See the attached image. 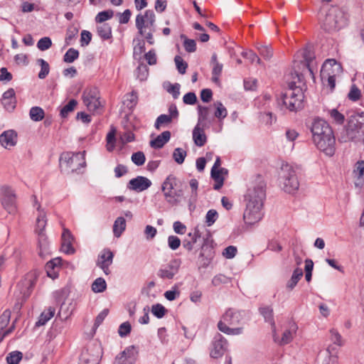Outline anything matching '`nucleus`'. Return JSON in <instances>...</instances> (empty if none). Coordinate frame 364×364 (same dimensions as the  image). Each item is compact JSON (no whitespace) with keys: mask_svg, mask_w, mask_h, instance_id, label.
Returning <instances> with one entry per match:
<instances>
[{"mask_svg":"<svg viewBox=\"0 0 364 364\" xmlns=\"http://www.w3.org/2000/svg\"><path fill=\"white\" fill-rule=\"evenodd\" d=\"M267 183L259 174L252 178L244 196L245 209L243 219L246 224L254 225L262 218V208L266 198Z\"/></svg>","mask_w":364,"mask_h":364,"instance_id":"obj_1","label":"nucleus"},{"mask_svg":"<svg viewBox=\"0 0 364 364\" xmlns=\"http://www.w3.org/2000/svg\"><path fill=\"white\" fill-rule=\"evenodd\" d=\"M304 61L294 62V71L291 73L290 78L287 80L289 89L300 87H302L303 91L306 88L304 73L308 71L312 76L314 75V72L310 65L312 59L309 52H304Z\"/></svg>","mask_w":364,"mask_h":364,"instance_id":"obj_2","label":"nucleus"},{"mask_svg":"<svg viewBox=\"0 0 364 364\" xmlns=\"http://www.w3.org/2000/svg\"><path fill=\"white\" fill-rule=\"evenodd\" d=\"M37 278L38 274L36 271L30 272L17 284L16 290L14 292L16 299V303L14 306L15 309H20L22 303L29 297L36 284Z\"/></svg>","mask_w":364,"mask_h":364,"instance_id":"obj_3","label":"nucleus"},{"mask_svg":"<svg viewBox=\"0 0 364 364\" xmlns=\"http://www.w3.org/2000/svg\"><path fill=\"white\" fill-rule=\"evenodd\" d=\"M33 198L34 205H37L36 209L38 212L36 218V232L38 235V254L41 257H43L45 255L48 254V242L44 232L45 228L47 225L46 214L44 209L41 208V205L38 203L36 196H33Z\"/></svg>","mask_w":364,"mask_h":364,"instance_id":"obj_4","label":"nucleus"},{"mask_svg":"<svg viewBox=\"0 0 364 364\" xmlns=\"http://www.w3.org/2000/svg\"><path fill=\"white\" fill-rule=\"evenodd\" d=\"M242 319L241 312L229 309L223 315L222 319L218 323V329L228 335H240L242 333V327L232 328L237 325Z\"/></svg>","mask_w":364,"mask_h":364,"instance_id":"obj_5","label":"nucleus"},{"mask_svg":"<svg viewBox=\"0 0 364 364\" xmlns=\"http://www.w3.org/2000/svg\"><path fill=\"white\" fill-rule=\"evenodd\" d=\"M304 99L302 87H298L294 89H289L282 94L281 99L277 100V105L280 106L282 103L289 111H297L303 108Z\"/></svg>","mask_w":364,"mask_h":364,"instance_id":"obj_6","label":"nucleus"},{"mask_svg":"<svg viewBox=\"0 0 364 364\" xmlns=\"http://www.w3.org/2000/svg\"><path fill=\"white\" fill-rule=\"evenodd\" d=\"M85 151L78 153L65 152L60 157V166L62 171L73 173L77 171L86 165L85 159Z\"/></svg>","mask_w":364,"mask_h":364,"instance_id":"obj_7","label":"nucleus"},{"mask_svg":"<svg viewBox=\"0 0 364 364\" xmlns=\"http://www.w3.org/2000/svg\"><path fill=\"white\" fill-rule=\"evenodd\" d=\"M343 68L341 65L334 59H327L322 65L321 70V77L325 84L331 90H333L336 86V76L342 73Z\"/></svg>","mask_w":364,"mask_h":364,"instance_id":"obj_8","label":"nucleus"},{"mask_svg":"<svg viewBox=\"0 0 364 364\" xmlns=\"http://www.w3.org/2000/svg\"><path fill=\"white\" fill-rule=\"evenodd\" d=\"M280 178L285 192L292 193L297 191L299 182L295 169L289 164H283L281 168Z\"/></svg>","mask_w":364,"mask_h":364,"instance_id":"obj_9","label":"nucleus"},{"mask_svg":"<svg viewBox=\"0 0 364 364\" xmlns=\"http://www.w3.org/2000/svg\"><path fill=\"white\" fill-rule=\"evenodd\" d=\"M312 133V139L314 143L321 144V137H326L327 141L331 139V134H333L331 127L324 120L316 119L312 122L311 127ZM331 141H330L331 142Z\"/></svg>","mask_w":364,"mask_h":364,"instance_id":"obj_10","label":"nucleus"},{"mask_svg":"<svg viewBox=\"0 0 364 364\" xmlns=\"http://www.w3.org/2000/svg\"><path fill=\"white\" fill-rule=\"evenodd\" d=\"M1 200L4 209L9 214H14L16 212V196L14 190L7 186L1 188Z\"/></svg>","mask_w":364,"mask_h":364,"instance_id":"obj_11","label":"nucleus"},{"mask_svg":"<svg viewBox=\"0 0 364 364\" xmlns=\"http://www.w3.org/2000/svg\"><path fill=\"white\" fill-rule=\"evenodd\" d=\"M180 183L177 178L173 175H169L166 177L161 185V191L164 193L166 201L171 205H176L177 201L172 196L173 189L178 186Z\"/></svg>","mask_w":364,"mask_h":364,"instance_id":"obj_12","label":"nucleus"},{"mask_svg":"<svg viewBox=\"0 0 364 364\" xmlns=\"http://www.w3.org/2000/svg\"><path fill=\"white\" fill-rule=\"evenodd\" d=\"M98 90L95 87L87 88L82 94V100L87 109L96 112L101 106Z\"/></svg>","mask_w":364,"mask_h":364,"instance_id":"obj_13","label":"nucleus"},{"mask_svg":"<svg viewBox=\"0 0 364 364\" xmlns=\"http://www.w3.org/2000/svg\"><path fill=\"white\" fill-rule=\"evenodd\" d=\"M181 261L178 259H171L167 264L162 265L157 272V276L161 279H173L178 274Z\"/></svg>","mask_w":364,"mask_h":364,"instance_id":"obj_14","label":"nucleus"},{"mask_svg":"<svg viewBox=\"0 0 364 364\" xmlns=\"http://www.w3.org/2000/svg\"><path fill=\"white\" fill-rule=\"evenodd\" d=\"M347 134L352 141H364V122L360 119H351L347 129Z\"/></svg>","mask_w":364,"mask_h":364,"instance_id":"obj_15","label":"nucleus"},{"mask_svg":"<svg viewBox=\"0 0 364 364\" xmlns=\"http://www.w3.org/2000/svg\"><path fill=\"white\" fill-rule=\"evenodd\" d=\"M155 14L152 10H146L144 15L139 14L136 18V27L140 35H144V29L154 28Z\"/></svg>","mask_w":364,"mask_h":364,"instance_id":"obj_16","label":"nucleus"},{"mask_svg":"<svg viewBox=\"0 0 364 364\" xmlns=\"http://www.w3.org/2000/svg\"><path fill=\"white\" fill-rule=\"evenodd\" d=\"M151 184V181L148 178L139 176L131 179L127 187L131 191L139 193L148 189Z\"/></svg>","mask_w":364,"mask_h":364,"instance_id":"obj_17","label":"nucleus"},{"mask_svg":"<svg viewBox=\"0 0 364 364\" xmlns=\"http://www.w3.org/2000/svg\"><path fill=\"white\" fill-rule=\"evenodd\" d=\"M228 347L227 341L220 333L215 336L213 341V348L210 350V355L213 358H217L222 356Z\"/></svg>","mask_w":364,"mask_h":364,"instance_id":"obj_18","label":"nucleus"},{"mask_svg":"<svg viewBox=\"0 0 364 364\" xmlns=\"http://www.w3.org/2000/svg\"><path fill=\"white\" fill-rule=\"evenodd\" d=\"M136 360L134 346H129L115 358L114 364H133Z\"/></svg>","mask_w":364,"mask_h":364,"instance_id":"obj_19","label":"nucleus"},{"mask_svg":"<svg viewBox=\"0 0 364 364\" xmlns=\"http://www.w3.org/2000/svg\"><path fill=\"white\" fill-rule=\"evenodd\" d=\"M113 257L114 255L109 250H105L98 257L97 265L100 267L107 275L110 273L109 267L112 263Z\"/></svg>","mask_w":364,"mask_h":364,"instance_id":"obj_20","label":"nucleus"},{"mask_svg":"<svg viewBox=\"0 0 364 364\" xmlns=\"http://www.w3.org/2000/svg\"><path fill=\"white\" fill-rule=\"evenodd\" d=\"M331 142L330 140L327 141L326 137H321V144L314 143L316 146L321 151H323L327 156H331L334 154L336 151V139L333 134H331Z\"/></svg>","mask_w":364,"mask_h":364,"instance_id":"obj_21","label":"nucleus"},{"mask_svg":"<svg viewBox=\"0 0 364 364\" xmlns=\"http://www.w3.org/2000/svg\"><path fill=\"white\" fill-rule=\"evenodd\" d=\"M198 123L202 127H206L207 122L211 123L213 117L211 115V106L206 107L202 105H198Z\"/></svg>","mask_w":364,"mask_h":364,"instance_id":"obj_22","label":"nucleus"},{"mask_svg":"<svg viewBox=\"0 0 364 364\" xmlns=\"http://www.w3.org/2000/svg\"><path fill=\"white\" fill-rule=\"evenodd\" d=\"M336 18L337 15L336 14L333 12L328 13L322 23V28L328 32L340 28L341 26Z\"/></svg>","mask_w":364,"mask_h":364,"instance_id":"obj_23","label":"nucleus"},{"mask_svg":"<svg viewBox=\"0 0 364 364\" xmlns=\"http://www.w3.org/2000/svg\"><path fill=\"white\" fill-rule=\"evenodd\" d=\"M17 142V134L14 130H7L0 135V144L6 149H9L16 145Z\"/></svg>","mask_w":364,"mask_h":364,"instance_id":"obj_24","label":"nucleus"},{"mask_svg":"<svg viewBox=\"0 0 364 364\" xmlns=\"http://www.w3.org/2000/svg\"><path fill=\"white\" fill-rule=\"evenodd\" d=\"M210 65H212V81L216 84L220 83V76L222 73L223 65L218 61L216 53H213L210 59Z\"/></svg>","mask_w":364,"mask_h":364,"instance_id":"obj_25","label":"nucleus"},{"mask_svg":"<svg viewBox=\"0 0 364 364\" xmlns=\"http://www.w3.org/2000/svg\"><path fill=\"white\" fill-rule=\"evenodd\" d=\"M214 257V250L211 246H208L206 244V242L203 243L201 247V252L199 255V259H201L200 261V264L203 267H207L213 257Z\"/></svg>","mask_w":364,"mask_h":364,"instance_id":"obj_26","label":"nucleus"},{"mask_svg":"<svg viewBox=\"0 0 364 364\" xmlns=\"http://www.w3.org/2000/svg\"><path fill=\"white\" fill-rule=\"evenodd\" d=\"M337 351L336 348L331 345H329L326 351L321 355L323 357L322 364H338V358L337 356Z\"/></svg>","mask_w":364,"mask_h":364,"instance_id":"obj_27","label":"nucleus"},{"mask_svg":"<svg viewBox=\"0 0 364 364\" xmlns=\"http://www.w3.org/2000/svg\"><path fill=\"white\" fill-rule=\"evenodd\" d=\"M204 127L197 124L193 130V139L198 146H203L206 143L207 137L204 132Z\"/></svg>","mask_w":364,"mask_h":364,"instance_id":"obj_28","label":"nucleus"},{"mask_svg":"<svg viewBox=\"0 0 364 364\" xmlns=\"http://www.w3.org/2000/svg\"><path fill=\"white\" fill-rule=\"evenodd\" d=\"M171 138V132L169 131H164L159 134L155 139L150 141L151 147L155 149L162 148L166 143H167Z\"/></svg>","mask_w":364,"mask_h":364,"instance_id":"obj_29","label":"nucleus"},{"mask_svg":"<svg viewBox=\"0 0 364 364\" xmlns=\"http://www.w3.org/2000/svg\"><path fill=\"white\" fill-rule=\"evenodd\" d=\"M296 325L294 323H291L289 329L286 330L283 333L282 338L278 341L279 344L284 346L289 343L292 341L294 334L296 333Z\"/></svg>","mask_w":364,"mask_h":364,"instance_id":"obj_30","label":"nucleus"},{"mask_svg":"<svg viewBox=\"0 0 364 364\" xmlns=\"http://www.w3.org/2000/svg\"><path fill=\"white\" fill-rule=\"evenodd\" d=\"M60 260L59 258H55L50 261H48L46 264V270L47 272V275L52 278L55 279L58 277V274L55 270V268H58L60 265Z\"/></svg>","mask_w":364,"mask_h":364,"instance_id":"obj_31","label":"nucleus"},{"mask_svg":"<svg viewBox=\"0 0 364 364\" xmlns=\"http://www.w3.org/2000/svg\"><path fill=\"white\" fill-rule=\"evenodd\" d=\"M259 312L263 316L265 321L269 322L275 333V322L273 317V309L270 306H262L259 308Z\"/></svg>","mask_w":364,"mask_h":364,"instance_id":"obj_32","label":"nucleus"},{"mask_svg":"<svg viewBox=\"0 0 364 364\" xmlns=\"http://www.w3.org/2000/svg\"><path fill=\"white\" fill-rule=\"evenodd\" d=\"M55 314V309L54 307H48L46 310L41 313L38 321L36 322V326H41L45 325Z\"/></svg>","mask_w":364,"mask_h":364,"instance_id":"obj_33","label":"nucleus"},{"mask_svg":"<svg viewBox=\"0 0 364 364\" xmlns=\"http://www.w3.org/2000/svg\"><path fill=\"white\" fill-rule=\"evenodd\" d=\"M126 229V220L123 217H118L113 225V233L116 237H119Z\"/></svg>","mask_w":364,"mask_h":364,"instance_id":"obj_34","label":"nucleus"},{"mask_svg":"<svg viewBox=\"0 0 364 364\" xmlns=\"http://www.w3.org/2000/svg\"><path fill=\"white\" fill-rule=\"evenodd\" d=\"M303 276V270L301 268H296L293 274L291 277V279L288 281L287 284V288L289 290H292L296 285L297 284L298 282L300 280V279Z\"/></svg>","mask_w":364,"mask_h":364,"instance_id":"obj_35","label":"nucleus"},{"mask_svg":"<svg viewBox=\"0 0 364 364\" xmlns=\"http://www.w3.org/2000/svg\"><path fill=\"white\" fill-rule=\"evenodd\" d=\"M137 100V93L135 91H132L131 93H128L124 96L123 103L131 110L136 105Z\"/></svg>","mask_w":364,"mask_h":364,"instance_id":"obj_36","label":"nucleus"},{"mask_svg":"<svg viewBox=\"0 0 364 364\" xmlns=\"http://www.w3.org/2000/svg\"><path fill=\"white\" fill-rule=\"evenodd\" d=\"M213 107L215 108L214 116L218 119L221 120L225 119L228 115V111L223 103L217 101L213 103Z\"/></svg>","mask_w":364,"mask_h":364,"instance_id":"obj_37","label":"nucleus"},{"mask_svg":"<svg viewBox=\"0 0 364 364\" xmlns=\"http://www.w3.org/2000/svg\"><path fill=\"white\" fill-rule=\"evenodd\" d=\"M257 48L259 54L266 60H269L273 55V49L270 45L257 43Z\"/></svg>","mask_w":364,"mask_h":364,"instance_id":"obj_38","label":"nucleus"},{"mask_svg":"<svg viewBox=\"0 0 364 364\" xmlns=\"http://www.w3.org/2000/svg\"><path fill=\"white\" fill-rule=\"evenodd\" d=\"M29 116L33 121L39 122L44 118L45 112L40 107H33L30 109Z\"/></svg>","mask_w":364,"mask_h":364,"instance_id":"obj_39","label":"nucleus"},{"mask_svg":"<svg viewBox=\"0 0 364 364\" xmlns=\"http://www.w3.org/2000/svg\"><path fill=\"white\" fill-rule=\"evenodd\" d=\"M211 178L214 180L215 184L213 188L215 190H219L223 186L224 177L221 173H219L218 170H211L210 172Z\"/></svg>","mask_w":364,"mask_h":364,"instance_id":"obj_40","label":"nucleus"},{"mask_svg":"<svg viewBox=\"0 0 364 364\" xmlns=\"http://www.w3.org/2000/svg\"><path fill=\"white\" fill-rule=\"evenodd\" d=\"M106 289L107 283L105 280L102 277L96 279L92 284V290L95 293H102L105 291Z\"/></svg>","mask_w":364,"mask_h":364,"instance_id":"obj_41","label":"nucleus"},{"mask_svg":"<svg viewBox=\"0 0 364 364\" xmlns=\"http://www.w3.org/2000/svg\"><path fill=\"white\" fill-rule=\"evenodd\" d=\"M180 37L183 40V47L186 52L193 53L196 50V43L195 40L188 38L184 34H181Z\"/></svg>","mask_w":364,"mask_h":364,"instance_id":"obj_42","label":"nucleus"},{"mask_svg":"<svg viewBox=\"0 0 364 364\" xmlns=\"http://www.w3.org/2000/svg\"><path fill=\"white\" fill-rule=\"evenodd\" d=\"M98 35L104 40H107L112 36L111 27L107 23H104L97 27Z\"/></svg>","mask_w":364,"mask_h":364,"instance_id":"obj_43","label":"nucleus"},{"mask_svg":"<svg viewBox=\"0 0 364 364\" xmlns=\"http://www.w3.org/2000/svg\"><path fill=\"white\" fill-rule=\"evenodd\" d=\"M151 311L157 318H161L166 314L168 310L162 304H156L152 305Z\"/></svg>","mask_w":364,"mask_h":364,"instance_id":"obj_44","label":"nucleus"},{"mask_svg":"<svg viewBox=\"0 0 364 364\" xmlns=\"http://www.w3.org/2000/svg\"><path fill=\"white\" fill-rule=\"evenodd\" d=\"M37 63L41 66V71L38 76L40 79H45L50 71L49 64L42 58L38 59Z\"/></svg>","mask_w":364,"mask_h":364,"instance_id":"obj_45","label":"nucleus"},{"mask_svg":"<svg viewBox=\"0 0 364 364\" xmlns=\"http://www.w3.org/2000/svg\"><path fill=\"white\" fill-rule=\"evenodd\" d=\"M136 77L141 81L146 80L149 75V68L147 65L144 63L139 64L136 70Z\"/></svg>","mask_w":364,"mask_h":364,"instance_id":"obj_46","label":"nucleus"},{"mask_svg":"<svg viewBox=\"0 0 364 364\" xmlns=\"http://www.w3.org/2000/svg\"><path fill=\"white\" fill-rule=\"evenodd\" d=\"M79 29L77 26L71 25L68 26L66 31L65 43L70 45L71 41L77 36Z\"/></svg>","mask_w":364,"mask_h":364,"instance_id":"obj_47","label":"nucleus"},{"mask_svg":"<svg viewBox=\"0 0 364 364\" xmlns=\"http://www.w3.org/2000/svg\"><path fill=\"white\" fill-rule=\"evenodd\" d=\"M79 57V52L77 50L70 48H69L63 56V60L65 63H71L74 62Z\"/></svg>","mask_w":364,"mask_h":364,"instance_id":"obj_48","label":"nucleus"},{"mask_svg":"<svg viewBox=\"0 0 364 364\" xmlns=\"http://www.w3.org/2000/svg\"><path fill=\"white\" fill-rule=\"evenodd\" d=\"M23 354L20 351H12L6 356V362L8 364H18L22 359Z\"/></svg>","mask_w":364,"mask_h":364,"instance_id":"obj_49","label":"nucleus"},{"mask_svg":"<svg viewBox=\"0 0 364 364\" xmlns=\"http://www.w3.org/2000/svg\"><path fill=\"white\" fill-rule=\"evenodd\" d=\"M77 104V102L75 100H70L67 105L62 107L60 110V116L63 118L67 117L69 113L74 110Z\"/></svg>","mask_w":364,"mask_h":364,"instance_id":"obj_50","label":"nucleus"},{"mask_svg":"<svg viewBox=\"0 0 364 364\" xmlns=\"http://www.w3.org/2000/svg\"><path fill=\"white\" fill-rule=\"evenodd\" d=\"M186 155L187 153L184 149L182 148H176L173 153V158L177 164H181L183 163Z\"/></svg>","mask_w":364,"mask_h":364,"instance_id":"obj_51","label":"nucleus"},{"mask_svg":"<svg viewBox=\"0 0 364 364\" xmlns=\"http://www.w3.org/2000/svg\"><path fill=\"white\" fill-rule=\"evenodd\" d=\"M330 340L338 346H342L344 344V341L342 338L341 335L338 331L334 328L329 331Z\"/></svg>","mask_w":364,"mask_h":364,"instance_id":"obj_52","label":"nucleus"},{"mask_svg":"<svg viewBox=\"0 0 364 364\" xmlns=\"http://www.w3.org/2000/svg\"><path fill=\"white\" fill-rule=\"evenodd\" d=\"M114 15V11L112 10H106L101 11L97 14L95 17V21L97 23H103L105 21L110 19Z\"/></svg>","mask_w":364,"mask_h":364,"instance_id":"obj_53","label":"nucleus"},{"mask_svg":"<svg viewBox=\"0 0 364 364\" xmlns=\"http://www.w3.org/2000/svg\"><path fill=\"white\" fill-rule=\"evenodd\" d=\"M174 61L176 65V68L179 73L181 74H185L186 69L188 68V64L186 62H185L183 58L179 56L176 55L174 58Z\"/></svg>","mask_w":364,"mask_h":364,"instance_id":"obj_54","label":"nucleus"},{"mask_svg":"<svg viewBox=\"0 0 364 364\" xmlns=\"http://www.w3.org/2000/svg\"><path fill=\"white\" fill-rule=\"evenodd\" d=\"M360 90L356 85H353L350 87V92L348 94V99L353 102H356L360 98Z\"/></svg>","mask_w":364,"mask_h":364,"instance_id":"obj_55","label":"nucleus"},{"mask_svg":"<svg viewBox=\"0 0 364 364\" xmlns=\"http://www.w3.org/2000/svg\"><path fill=\"white\" fill-rule=\"evenodd\" d=\"M171 121V117L167 114H161L157 117L154 127L156 129H159L161 125L168 124Z\"/></svg>","mask_w":364,"mask_h":364,"instance_id":"obj_56","label":"nucleus"},{"mask_svg":"<svg viewBox=\"0 0 364 364\" xmlns=\"http://www.w3.org/2000/svg\"><path fill=\"white\" fill-rule=\"evenodd\" d=\"M146 160L145 155L142 151L134 153L132 156V162L136 166H141Z\"/></svg>","mask_w":364,"mask_h":364,"instance_id":"obj_57","label":"nucleus"},{"mask_svg":"<svg viewBox=\"0 0 364 364\" xmlns=\"http://www.w3.org/2000/svg\"><path fill=\"white\" fill-rule=\"evenodd\" d=\"M51 45L52 41L50 38L48 37H43L38 41L37 47L39 50L43 51L50 48Z\"/></svg>","mask_w":364,"mask_h":364,"instance_id":"obj_58","label":"nucleus"},{"mask_svg":"<svg viewBox=\"0 0 364 364\" xmlns=\"http://www.w3.org/2000/svg\"><path fill=\"white\" fill-rule=\"evenodd\" d=\"M218 217V214L215 210H209L205 216V223H207L208 226H211L215 222Z\"/></svg>","mask_w":364,"mask_h":364,"instance_id":"obj_59","label":"nucleus"},{"mask_svg":"<svg viewBox=\"0 0 364 364\" xmlns=\"http://www.w3.org/2000/svg\"><path fill=\"white\" fill-rule=\"evenodd\" d=\"M230 279L224 274H220L215 276L212 279V284L213 286H219L222 284H227L230 282Z\"/></svg>","mask_w":364,"mask_h":364,"instance_id":"obj_60","label":"nucleus"},{"mask_svg":"<svg viewBox=\"0 0 364 364\" xmlns=\"http://www.w3.org/2000/svg\"><path fill=\"white\" fill-rule=\"evenodd\" d=\"M132 326L129 322L126 321L122 323L118 329L119 335L121 337H125L131 332Z\"/></svg>","mask_w":364,"mask_h":364,"instance_id":"obj_61","label":"nucleus"},{"mask_svg":"<svg viewBox=\"0 0 364 364\" xmlns=\"http://www.w3.org/2000/svg\"><path fill=\"white\" fill-rule=\"evenodd\" d=\"M168 245L171 250H176L181 245V240L177 236L171 235L168 237Z\"/></svg>","mask_w":364,"mask_h":364,"instance_id":"obj_62","label":"nucleus"},{"mask_svg":"<svg viewBox=\"0 0 364 364\" xmlns=\"http://www.w3.org/2000/svg\"><path fill=\"white\" fill-rule=\"evenodd\" d=\"M354 173L356 174L358 178H361L364 176V161L360 160L356 162L355 165Z\"/></svg>","mask_w":364,"mask_h":364,"instance_id":"obj_63","label":"nucleus"},{"mask_svg":"<svg viewBox=\"0 0 364 364\" xmlns=\"http://www.w3.org/2000/svg\"><path fill=\"white\" fill-rule=\"evenodd\" d=\"M237 252L236 247L230 245L223 250V255L227 259H232L236 255Z\"/></svg>","mask_w":364,"mask_h":364,"instance_id":"obj_64","label":"nucleus"}]
</instances>
